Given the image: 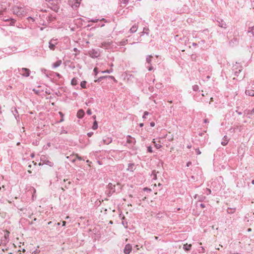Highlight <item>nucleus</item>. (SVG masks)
Instances as JSON below:
<instances>
[{
  "label": "nucleus",
  "instance_id": "nucleus-12",
  "mask_svg": "<svg viewBox=\"0 0 254 254\" xmlns=\"http://www.w3.org/2000/svg\"><path fill=\"white\" fill-rule=\"evenodd\" d=\"M84 112L82 109H80L77 113V117L78 119H82L84 116Z\"/></svg>",
  "mask_w": 254,
  "mask_h": 254
},
{
  "label": "nucleus",
  "instance_id": "nucleus-28",
  "mask_svg": "<svg viewBox=\"0 0 254 254\" xmlns=\"http://www.w3.org/2000/svg\"><path fill=\"white\" fill-rule=\"evenodd\" d=\"M71 84L73 86L77 84V80L76 78L74 77L71 79Z\"/></svg>",
  "mask_w": 254,
  "mask_h": 254
},
{
  "label": "nucleus",
  "instance_id": "nucleus-30",
  "mask_svg": "<svg viewBox=\"0 0 254 254\" xmlns=\"http://www.w3.org/2000/svg\"><path fill=\"white\" fill-rule=\"evenodd\" d=\"M152 58V56L151 55H148L146 57V62L148 64H150L151 62V58Z\"/></svg>",
  "mask_w": 254,
  "mask_h": 254
},
{
  "label": "nucleus",
  "instance_id": "nucleus-56",
  "mask_svg": "<svg viewBox=\"0 0 254 254\" xmlns=\"http://www.w3.org/2000/svg\"><path fill=\"white\" fill-rule=\"evenodd\" d=\"M236 112L238 113V115H241L242 114V113L241 112H239L238 110L236 111Z\"/></svg>",
  "mask_w": 254,
  "mask_h": 254
},
{
  "label": "nucleus",
  "instance_id": "nucleus-21",
  "mask_svg": "<svg viewBox=\"0 0 254 254\" xmlns=\"http://www.w3.org/2000/svg\"><path fill=\"white\" fill-rule=\"evenodd\" d=\"M61 64H62V61L58 60L53 64V66L54 68L58 67Z\"/></svg>",
  "mask_w": 254,
  "mask_h": 254
},
{
  "label": "nucleus",
  "instance_id": "nucleus-8",
  "mask_svg": "<svg viewBox=\"0 0 254 254\" xmlns=\"http://www.w3.org/2000/svg\"><path fill=\"white\" fill-rule=\"evenodd\" d=\"M132 250V246L131 245L127 244L125 245L124 249V252L125 254H129Z\"/></svg>",
  "mask_w": 254,
  "mask_h": 254
},
{
  "label": "nucleus",
  "instance_id": "nucleus-14",
  "mask_svg": "<svg viewBox=\"0 0 254 254\" xmlns=\"http://www.w3.org/2000/svg\"><path fill=\"white\" fill-rule=\"evenodd\" d=\"M107 188L110 191L114 193L115 192V185H113L112 183H110L108 185Z\"/></svg>",
  "mask_w": 254,
  "mask_h": 254
},
{
  "label": "nucleus",
  "instance_id": "nucleus-9",
  "mask_svg": "<svg viewBox=\"0 0 254 254\" xmlns=\"http://www.w3.org/2000/svg\"><path fill=\"white\" fill-rule=\"evenodd\" d=\"M42 17H43L44 18H45L46 19V20L49 22L53 21L55 19V17H54L52 14H51L50 13L48 14V15L47 14H43Z\"/></svg>",
  "mask_w": 254,
  "mask_h": 254
},
{
  "label": "nucleus",
  "instance_id": "nucleus-34",
  "mask_svg": "<svg viewBox=\"0 0 254 254\" xmlns=\"http://www.w3.org/2000/svg\"><path fill=\"white\" fill-rule=\"evenodd\" d=\"M149 29L147 28H144L143 29V32H142L143 34H146L147 35H148V31H149Z\"/></svg>",
  "mask_w": 254,
  "mask_h": 254
},
{
  "label": "nucleus",
  "instance_id": "nucleus-19",
  "mask_svg": "<svg viewBox=\"0 0 254 254\" xmlns=\"http://www.w3.org/2000/svg\"><path fill=\"white\" fill-rule=\"evenodd\" d=\"M137 28H138V25H136V24H134L131 27V28L130 29V32L131 33H134L137 30Z\"/></svg>",
  "mask_w": 254,
  "mask_h": 254
},
{
  "label": "nucleus",
  "instance_id": "nucleus-60",
  "mask_svg": "<svg viewBox=\"0 0 254 254\" xmlns=\"http://www.w3.org/2000/svg\"><path fill=\"white\" fill-rule=\"evenodd\" d=\"M31 254H38L37 251H34Z\"/></svg>",
  "mask_w": 254,
  "mask_h": 254
},
{
  "label": "nucleus",
  "instance_id": "nucleus-16",
  "mask_svg": "<svg viewBox=\"0 0 254 254\" xmlns=\"http://www.w3.org/2000/svg\"><path fill=\"white\" fill-rule=\"evenodd\" d=\"M245 93L249 96H254V90L253 88L246 90Z\"/></svg>",
  "mask_w": 254,
  "mask_h": 254
},
{
  "label": "nucleus",
  "instance_id": "nucleus-2",
  "mask_svg": "<svg viewBox=\"0 0 254 254\" xmlns=\"http://www.w3.org/2000/svg\"><path fill=\"white\" fill-rule=\"evenodd\" d=\"M242 66L238 64L234 65L232 67V70L234 72V75L238 76L239 74L242 70Z\"/></svg>",
  "mask_w": 254,
  "mask_h": 254
},
{
  "label": "nucleus",
  "instance_id": "nucleus-54",
  "mask_svg": "<svg viewBox=\"0 0 254 254\" xmlns=\"http://www.w3.org/2000/svg\"><path fill=\"white\" fill-rule=\"evenodd\" d=\"M191 164V162L189 161L187 163V166L189 167Z\"/></svg>",
  "mask_w": 254,
  "mask_h": 254
},
{
  "label": "nucleus",
  "instance_id": "nucleus-49",
  "mask_svg": "<svg viewBox=\"0 0 254 254\" xmlns=\"http://www.w3.org/2000/svg\"><path fill=\"white\" fill-rule=\"evenodd\" d=\"M113 193L114 192L110 191L109 190V191L107 192V194L109 196L112 195Z\"/></svg>",
  "mask_w": 254,
  "mask_h": 254
},
{
  "label": "nucleus",
  "instance_id": "nucleus-64",
  "mask_svg": "<svg viewBox=\"0 0 254 254\" xmlns=\"http://www.w3.org/2000/svg\"><path fill=\"white\" fill-rule=\"evenodd\" d=\"M65 224H66V222L65 221H63V226H65Z\"/></svg>",
  "mask_w": 254,
  "mask_h": 254
},
{
  "label": "nucleus",
  "instance_id": "nucleus-31",
  "mask_svg": "<svg viewBox=\"0 0 254 254\" xmlns=\"http://www.w3.org/2000/svg\"><path fill=\"white\" fill-rule=\"evenodd\" d=\"M87 82L86 81H82L80 82V86L82 88H86V84Z\"/></svg>",
  "mask_w": 254,
  "mask_h": 254
},
{
  "label": "nucleus",
  "instance_id": "nucleus-46",
  "mask_svg": "<svg viewBox=\"0 0 254 254\" xmlns=\"http://www.w3.org/2000/svg\"><path fill=\"white\" fill-rule=\"evenodd\" d=\"M55 74H56V75L57 77H58L59 78H61V77H62V75H61L60 73H58V72H55Z\"/></svg>",
  "mask_w": 254,
  "mask_h": 254
},
{
  "label": "nucleus",
  "instance_id": "nucleus-61",
  "mask_svg": "<svg viewBox=\"0 0 254 254\" xmlns=\"http://www.w3.org/2000/svg\"><path fill=\"white\" fill-rule=\"evenodd\" d=\"M92 119H93V120H96V116L95 115H94V116H93L92 117Z\"/></svg>",
  "mask_w": 254,
  "mask_h": 254
},
{
  "label": "nucleus",
  "instance_id": "nucleus-4",
  "mask_svg": "<svg viewBox=\"0 0 254 254\" xmlns=\"http://www.w3.org/2000/svg\"><path fill=\"white\" fill-rule=\"evenodd\" d=\"M19 72L20 74L25 77H28L30 75V70L27 68H21V69H18Z\"/></svg>",
  "mask_w": 254,
  "mask_h": 254
},
{
  "label": "nucleus",
  "instance_id": "nucleus-41",
  "mask_svg": "<svg viewBox=\"0 0 254 254\" xmlns=\"http://www.w3.org/2000/svg\"><path fill=\"white\" fill-rule=\"evenodd\" d=\"M195 150L196 154L197 155H200L201 154V151H200L199 148H196L195 149Z\"/></svg>",
  "mask_w": 254,
  "mask_h": 254
},
{
  "label": "nucleus",
  "instance_id": "nucleus-29",
  "mask_svg": "<svg viewBox=\"0 0 254 254\" xmlns=\"http://www.w3.org/2000/svg\"><path fill=\"white\" fill-rule=\"evenodd\" d=\"M226 138H227V136L225 135L223 137V138L224 139V141L221 142V144L223 146L227 145L228 143V140H225V139H226Z\"/></svg>",
  "mask_w": 254,
  "mask_h": 254
},
{
  "label": "nucleus",
  "instance_id": "nucleus-57",
  "mask_svg": "<svg viewBox=\"0 0 254 254\" xmlns=\"http://www.w3.org/2000/svg\"><path fill=\"white\" fill-rule=\"evenodd\" d=\"M152 69H153V67H152V66H150V67H149V68H148V70H149V71H151V70H152Z\"/></svg>",
  "mask_w": 254,
  "mask_h": 254
},
{
  "label": "nucleus",
  "instance_id": "nucleus-33",
  "mask_svg": "<svg viewBox=\"0 0 254 254\" xmlns=\"http://www.w3.org/2000/svg\"><path fill=\"white\" fill-rule=\"evenodd\" d=\"M192 89L194 91H197L199 90V87L197 85H194L192 86Z\"/></svg>",
  "mask_w": 254,
  "mask_h": 254
},
{
  "label": "nucleus",
  "instance_id": "nucleus-53",
  "mask_svg": "<svg viewBox=\"0 0 254 254\" xmlns=\"http://www.w3.org/2000/svg\"><path fill=\"white\" fill-rule=\"evenodd\" d=\"M129 0H123V3L124 4H127Z\"/></svg>",
  "mask_w": 254,
  "mask_h": 254
},
{
  "label": "nucleus",
  "instance_id": "nucleus-24",
  "mask_svg": "<svg viewBox=\"0 0 254 254\" xmlns=\"http://www.w3.org/2000/svg\"><path fill=\"white\" fill-rule=\"evenodd\" d=\"M80 2L78 0H75L74 3L72 5L73 8L78 7L80 5Z\"/></svg>",
  "mask_w": 254,
  "mask_h": 254
},
{
  "label": "nucleus",
  "instance_id": "nucleus-50",
  "mask_svg": "<svg viewBox=\"0 0 254 254\" xmlns=\"http://www.w3.org/2000/svg\"><path fill=\"white\" fill-rule=\"evenodd\" d=\"M150 127H154V126H155V123H154V122H151V123H150Z\"/></svg>",
  "mask_w": 254,
  "mask_h": 254
},
{
  "label": "nucleus",
  "instance_id": "nucleus-55",
  "mask_svg": "<svg viewBox=\"0 0 254 254\" xmlns=\"http://www.w3.org/2000/svg\"><path fill=\"white\" fill-rule=\"evenodd\" d=\"M199 205L201 208H204L205 206L203 203H200Z\"/></svg>",
  "mask_w": 254,
  "mask_h": 254
},
{
  "label": "nucleus",
  "instance_id": "nucleus-5",
  "mask_svg": "<svg viewBox=\"0 0 254 254\" xmlns=\"http://www.w3.org/2000/svg\"><path fill=\"white\" fill-rule=\"evenodd\" d=\"M217 22L218 23V25L224 29H226L227 27V24L226 22L222 19L218 18L217 19Z\"/></svg>",
  "mask_w": 254,
  "mask_h": 254
},
{
  "label": "nucleus",
  "instance_id": "nucleus-1",
  "mask_svg": "<svg viewBox=\"0 0 254 254\" xmlns=\"http://www.w3.org/2000/svg\"><path fill=\"white\" fill-rule=\"evenodd\" d=\"M12 11L14 14L16 15L19 17H22L25 14V12L22 7L18 6H13L12 8Z\"/></svg>",
  "mask_w": 254,
  "mask_h": 254
},
{
  "label": "nucleus",
  "instance_id": "nucleus-27",
  "mask_svg": "<svg viewBox=\"0 0 254 254\" xmlns=\"http://www.w3.org/2000/svg\"><path fill=\"white\" fill-rule=\"evenodd\" d=\"M98 123L96 121H94L92 127V128L94 130L98 128Z\"/></svg>",
  "mask_w": 254,
  "mask_h": 254
},
{
  "label": "nucleus",
  "instance_id": "nucleus-11",
  "mask_svg": "<svg viewBox=\"0 0 254 254\" xmlns=\"http://www.w3.org/2000/svg\"><path fill=\"white\" fill-rule=\"evenodd\" d=\"M127 142L128 143L134 144L136 141L134 138H133L130 135H128L127 136Z\"/></svg>",
  "mask_w": 254,
  "mask_h": 254
},
{
  "label": "nucleus",
  "instance_id": "nucleus-52",
  "mask_svg": "<svg viewBox=\"0 0 254 254\" xmlns=\"http://www.w3.org/2000/svg\"><path fill=\"white\" fill-rule=\"evenodd\" d=\"M204 123H209V120L208 119H205L203 121Z\"/></svg>",
  "mask_w": 254,
  "mask_h": 254
},
{
  "label": "nucleus",
  "instance_id": "nucleus-26",
  "mask_svg": "<svg viewBox=\"0 0 254 254\" xmlns=\"http://www.w3.org/2000/svg\"><path fill=\"white\" fill-rule=\"evenodd\" d=\"M107 78V76H102L99 77L97 79L95 80V82H99L102 81V79Z\"/></svg>",
  "mask_w": 254,
  "mask_h": 254
},
{
  "label": "nucleus",
  "instance_id": "nucleus-3",
  "mask_svg": "<svg viewBox=\"0 0 254 254\" xmlns=\"http://www.w3.org/2000/svg\"><path fill=\"white\" fill-rule=\"evenodd\" d=\"M88 55L92 58H96L100 56V53L98 50L92 49L88 51Z\"/></svg>",
  "mask_w": 254,
  "mask_h": 254
},
{
  "label": "nucleus",
  "instance_id": "nucleus-51",
  "mask_svg": "<svg viewBox=\"0 0 254 254\" xmlns=\"http://www.w3.org/2000/svg\"><path fill=\"white\" fill-rule=\"evenodd\" d=\"M67 133V131L64 129H63L62 130L61 132V134H62V133Z\"/></svg>",
  "mask_w": 254,
  "mask_h": 254
},
{
  "label": "nucleus",
  "instance_id": "nucleus-23",
  "mask_svg": "<svg viewBox=\"0 0 254 254\" xmlns=\"http://www.w3.org/2000/svg\"><path fill=\"white\" fill-rule=\"evenodd\" d=\"M125 217L123 216L122 218V223L125 228H127V222L126 220H125Z\"/></svg>",
  "mask_w": 254,
  "mask_h": 254
},
{
  "label": "nucleus",
  "instance_id": "nucleus-37",
  "mask_svg": "<svg viewBox=\"0 0 254 254\" xmlns=\"http://www.w3.org/2000/svg\"><path fill=\"white\" fill-rule=\"evenodd\" d=\"M46 1L49 2V3H51L52 4H55V1H57V0H45Z\"/></svg>",
  "mask_w": 254,
  "mask_h": 254
},
{
  "label": "nucleus",
  "instance_id": "nucleus-20",
  "mask_svg": "<svg viewBox=\"0 0 254 254\" xmlns=\"http://www.w3.org/2000/svg\"><path fill=\"white\" fill-rule=\"evenodd\" d=\"M248 33H250L254 37V25L252 27H249L248 30Z\"/></svg>",
  "mask_w": 254,
  "mask_h": 254
},
{
  "label": "nucleus",
  "instance_id": "nucleus-59",
  "mask_svg": "<svg viewBox=\"0 0 254 254\" xmlns=\"http://www.w3.org/2000/svg\"><path fill=\"white\" fill-rule=\"evenodd\" d=\"M4 238L5 240V241H7L8 238H7V237L6 236V235H4Z\"/></svg>",
  "mask_w": 254,
  "mask_h": 254
},
{
  "label": "nucleus",
  "instance_id": "nucleus-35",
  "mask_svg": "<svg viewBox=\"0 0 254 254\" xmlns=\"http://www.w3.org/2000/svg\"><path fill=\"white\" fill-rule=\"evenodd\" d=\"M127 43V40H122L120 42V45H122V46H124V45H126Z\"/></svg>",
  "mask_w": 254,
  "mask_h": 254
},
{
  "label": "nucleus",
  "instance_id": "nucleus-36",
  "mask_svg": "<svg viewBox=\"0 0 254 254\" xmlns=\"http://www.w3.org/2000/svg\"><path fill=\"white\" fill-rule=\"evenodd\" d=\"M99 20V19H97V18L91 19L90 20H88V22H91L95 23V22H98Z\"/></svg>",
  "mask_w": 254,
  "mask_h": 254
},
{
  "label": "nucleus",
  "instance_id": "nucleus-39",
  "mask_svg": "<svg viewBox=\"0 0 254 254\" xmlns=\"http://www.w3.org/2000/svg\"><path fill=\"white\" fill-rule=\"evenodd\" d=\"M107 76V78L112 79L115 82H117V80H116L115 78L113 76L111 75H106Z\"/></svg>",
  "mask_w": 254,
  "mask_h": 254
},
{
  "label": "nucleus",
  "instance_id": "nucleus-44",
  "mask_svg": "<svg viewBox=\"0 0 254 254\" xmlns=\"http://www.w3.org/2000/svg\"><path fill=\"white\" fill-rule=\"evenodd\" d=\"M103 141H104V143L106 144H108L109 143H111V141H112V140H110L109 139V140L108 141H107V140H105V139H103Z\"/></svg>",
  "mask_w": 254,
  "mask_h": 254
},
{
  "label": "nucleus",
  "instance_id": "nucleus-40",
  "mask_svg": "<svg viewBox=\"0 0 254 254\" xmlns=\"http://www.w3.org/2000/svg\"><path fill=\"white\" fill-rule=\"evenodd\" d=\"M149 113L147 111L144 112V114L143 115L142 118L145 119L146 118V116L148 115Z\"/></svg>",
  "mask_w": 254,
  "mask_h": 254
},
{
  "label": "nucleus",
  "instance_id": "nucleus-22",
  "mask_svg": "<svg viewBox=\"0 0 254 254\" xmlns=\"http://www.w3.org/2000/svg\"><path fill=\"white\" fill-rule=\"evenodd\" d=\"M235 211H236V208L228 207L227 210V213L229 214H233L235 212Z\"/></svg>",
  "mask_w": 254,
  "mask_h": 254
},
{
  "label": "nucleus",
  "instance_id": "nucleus-58",
  "mask_svg": "<svg viewBox=\"0 0 254 254\" xmlns=\"http://www.w3.org/2000/svg\"><path fill=\"white\" fill-rule=\"evenodd\" d=\"M27 19H32L33 22H34L35 21V19L31 17H29L27 18Z\"/></svg>",
  "mask_w": 254,
  "mask_h": 254
},
{
  "label": "nucleus",
  "instance_id": "nucleus-47",
  "mask_svg": "<svg viewBox=\"0 0 254 254\" xmlns=\"http://www.w3.org/2000/svg\"><path fill=\"white\" fill-rule=\"evenodd\" d=\"M100 21H104V22H106V23H107V22H110V20H106V19H105V18H102V19L100 20Z\"/></svg>",
  "mask_w": 254,
  "mask_h": 254
},
{
  "label": "nucleus",
  "instance_id": "nucleus-45",
  "mask_svg": "<svg viewBox=\"0 0 254 254\" xmlns=\"http://www.w3.org/2000/svg\"><path fill=\"white\" fill-rule=\"evenodd\" d=\"M87 114L88 115H91L92 114V112H91V109H88L87 111Z\"/></svg>",
  "mask_w": 254,
  "mask_h": 254
},
{
  "label": "nucleus",
  "instance_id": "nucleus-32",
  "mask_svg": "<svg viewBox=\"0 0 254 254\" xmlns=\"http://www.w3.org/2000/svg\"><path fill=\"white\" fill-rule=\"evenodd\" d=\"M113 71V69L112 68H110V69L106 70H104V71H102L101 72L102 73H110L112 72Z\"/></svg>",
  "mask_w": 254,
  "mask_h": 254
},
{
  "label": "nucleus",
  "instance_id": "nucleus-62",
  "mask_svg": "<svg viewBox=\"0 0 254 254\" xmlns=\"http://www.w3.org/2000/svg\"><path fill=\"white\" fill-rule=\"evenodd\" d=\"M139 125L140 127H142L144 125L143 123H140Z\"/></svg>",
  "mask_w": 254,
  "mask_h": 254
},
{
  "label": "nucleus",
  "instance_id": "nucleus-43",
  "mask_svg": "<svg viewBox=\"0 0 254 254\" xmlns=\"http://www.w3.org/2000/svg\"><path fill=\"white\" fill-rule=\"evenodd\" d=\"M93 71H94V72L95 73V75H97V74H98V68L97 67H95L94 68Z\"/></svg>",
  "mask_w": 254,
  "mask_h": 254
},
{
  "label": "nucleus",
  "instance_id": "nucleus-18",
  "mask_svg": "<svg viewBox=\"0 0 254 254\" xmlns=\"http://www.w3.org/2000/svg\"><path fill=\"white\" fill-rule=\"evenodd\" d=\"M191 248V244H188L187 243L185 244L183 246V249L185 251H189L190 250Z\"/></svg>",
  "mask_w": 254,
  "mask_h": 254
},
{
  "label": "nucleus",
  "instance_id": "nucleus-42",
  "mask_svg": "<svg viewBox=\"0 0 254 254\" xmlns=\"http://www.w3.org/2000/svg\"><path fill=\"white\" fill-rule=\"evenodd\" d=\"M155 147L157 149H159L162 147V145L158 143H155Z\"/></svg>",
  "mask_w": 254,
  "mask_h": 254
},
{
  "label": "nucleus",
  "instance_id": "nucleus-63",
  "mask_svg": "<svg viewBox=\"0 0 254 254\" xmlns=\"http://www.w3.org/2000/svg\"><path fill=\"white\" fill-rule=\"evenodd\" d=\"M30 156H31V158H34L35 156V155L34 153H32Z\"/></svg>",
  "mask_w": 254,
  "mask_h": 254
},
{
  "label": "nucleus",
  "instance_id": "nucleus-15",
  "mask_svg": "<svg viewBox=\"0 0 254 254\" xmlns=\"http://www.w3.org/2000/svg\"><path fill=\"white\" fill-rule=\"evenodd\" d=\"M254 114V108H253V109L251 111L250 110H246L244 112V117L245 116V114H247V116H248V118H251V117H250V115H252Z\"/></svg>",
  "mask_w": 254,
  "mask_h": 254
},
{
  "label": "nucleus",
  "instance_id": "nucleus-6",
  "mask_svg": "<svg viewBox=\"0 0 254 254\" xmlns=\"http://www.w3.org/2000/svg\"><path fill=\"white\" fill-rule=\"evenodd\" d=\"M239 39L234 37L232 40L229 41V45L231 47H234L239 44Z\"/></svg>",
  "mask_w": 254,
  "mask_h": 254
},
{
  "label": "nucleus",
  "instance_id": "nucleus-48",
  "mask_svg": "<svg viewBox=\"0 0 254 254\" xmlns=\"http://www.w3.org/2000/svg\"><path fill=\"white\" fill-rule=\"evenodd\" d=\"M93 134V132H89L87 133V135L88 137H91Z\"/></svg>",
  "mask_w": 254,
  "mask_h": 254
},
{
  "label": "nucleus",
  "instance_id": "nucleus-38",
  "mask_svg": "<svg viewBox=\"0 0 254 254\" xmlns=\"http://www.w3.org/2000/svg\"><path fill=\"white\" fill-rule=\"evenodd\" d=\"M147 151L149 153L153 152L152 147L151 146L147 147Z\"/></svg>",
  "mask_w": 254,
  "mask_h": 254
},
{
  "label": "nucleus",
  "instance_id": "nucleus-10",
  "mask_svg": "<svg viewBox=\"0 0 254 254\" xmlns=\"http://www.w3.org/2000/svg\"><path fill=\"white\" fill-rule=\"evenodd\" d=\"M41 161H42V163L41 162L39 163V165L40 166L43 164L47 165L50 167H53L54 166V163L49 160H43V159H41Z\"/></svg>",
  "mask_w": 254,
  "mask_h": 254
},
{
  "label": "nucleus",
  "instance_id": "nucleus-25",
  "mask_svg": "<svg viewBox=\"0 0 254 254\" xmlns=\"http://www.w3.org/2000/svg\"><path fill=\"white\" fill-rule=\"evenodd\" d=\"M11 112H12L13 115L15 116V119H16L17 118H16V114H18V111H17V109H16V108H15V107L12 108Z\"/></svg>",
  "mask_w": 254,
  "mask_h": 254
},
{
  "label": "nucleus",
  "instance_id": "nucleus-7",
  "mask_svg": "<svg viewBox=\"0 0 254 254\" xmlns=\"http://www.w3.org/2000/svg\"><path fill=\"white\" fill-rule=\"evenodd\" d=\"M57 44V40L52 39L49 42V47L51 50H54L55 49V46Z\"/></svg>",
  "mask_w": 254,
  "mask_h": 254
},
{
  "label": "nucleus",
  "instance_id": "nucleus-13",
  "mask_svg": "<svg viewBox=\"0 0 254 254\" xmlns=\"http://www.w3.org/2000/svg\"><path fill=\"white\" fill-rule=\"evenodd\" d=\"M3 21H6V22H9V25L11 26L14 25V24L16 21V20L15 19L11 18H10L9 19H3Z\"/></svg>",
  "mask_w": 254,
  "mask_h": 254
},
{
  "label": "nucleus",
  "instance_id": "nucleus-17",
  "mask_svg": "<svg viewBox=\"0 0 254 254\" xmlns=\"http://www.w3.org/2000/svg\"><path fill=\"white\" fill-rule=\"evenodd\" d=\"M134 163H129L128 164V167L127 168V170L130 172H133L134 168Z\"/></svg>",
  "mask_w": 254,
  "mask_h": 254
}]
</instances>
